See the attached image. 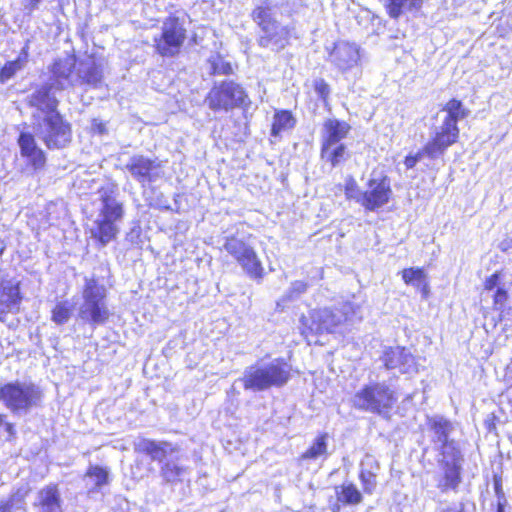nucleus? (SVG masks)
Here are the masks:
<instances>
[{
    "mask_svg": "<svg viewBox=\"0 0 512 512\" xmlns=\"http://www.w3.org/2000/svg\"><path fill=\"white\" fill-rule=\"evenodd\" d=\"M102 71L92 59H86L79 63L75 86H87L89 88H99L102 86Z\"/></svg>",
    "mask_w": 512,
    "mask_h": 512,
    "instance_id": "obj_21",
    "label": "nucleus"
},
{
    "mask_svg": "<svg viewBox=\"0 0 512 512\" xmlns=\"http://www.w3.org/2000/svg\"><path fill=\"white\" fill-rule=\"evenodd\" d=\"M329 60L341 73L351 72L359 65V48L355 44L340 41L335 44Z\"/></svg>",
    "mask_w": 512,
    "mask_h": 512,
    "instance_id": "obj_17",
    "label": "nucleus"
},
{
    "mask_svg": "<svg viewBox=\"0 0 512 512\" xmlns=\"http://www.w3.org/2000/svg\"><path fill=\"white\" fill-rule=\"evenodd\" d=\"M60 492L56 485H48L40 489L34 506L38 512H63Z\"/></svg>",
    "mask_w": 512,
    "mask_h": 512,
    "instance_id": "obj_24",
    "label": "nucleus"
},
{
    "mask_svg": "<svg viewBox=\"0 0 512 512\" xmlns=\"http://www.w3.org/2000/svg\"><path fill=\"white\" fill-rule=\"evenodd\" d=\"M108 470L101 466H90L86 472V477L94 482L95 488H100L108 482Z\"/></svg>",
    "mask_w": 512,
    "mask_h": 512,
    "instance_id": "obj_40",
    "label": "nucleus"
},
{
    "mask_svg": "<svg viewBox=\"0 0 512 512\" xmlns=\"http://www.w3.org/2000/svg\"><path fill=\"white\" fill-rule=\"evenodd\" d=\"M17 495H12L9 500L0 502V512H11Z\"/></svg>",
    "mask_w": 512,
    "mask_h": 512,
    "instance_id": "obj_50",
    "label": "nucleus"
},
{
    "mask_svg": "<svg viewBox=\"0 0 512 512\" xmlns=\"http://www.w3.org/2000/svg\"><path fill=\"white\" fill-rule=\"evenodd\" d=\"M188 474V469L183 466H179L174 462H166L161 467V475L166 482L174 483L182 481Z\"/></svg>",
    "mask_w": 512,
    "mask_h": 512,
    "instance_id": "obj_35",
    "label": "nucleus"
},
{
    "mask_svg": "<svg viewBox=\"0 0 512 512\" xmlns=\"http://www.w3.org/2000/svg\"><path fill=\"white\" fill-rule=\"evenodd\" d=\"M6 430L9 434L13 433V425L10 423H6Z\"/></svg>",
    "mask_w": 512,
    "mask_h": 512,
    "instance_id": "obj_55",
    "label": "nucleus"
},
{
    "mask_svg": "<svg viewBox=\"0 0 512 512\" xmlns=\"http://www.w3.org/2000/svg\"><path fill=\"white\" fill-rule=\"evenodd\" d=\"M459 137V129L457 125L443 122L440 130L436 133L435 139L446 150L449 146L453 145Z\"/></svg>",
    "mask_w": 512,
    "mask_h": 512,
    "instance_id": "obj_32",
    "label": "nucleus"
},
{
    "mask_svg": "<svg viewBox=\"0 0 512 512\" xmlns=\"http://www.w3.org/2000/svg\"><path fill=\"white\" fill-rule=\"evenodd\" d=\"M344 193H345L346 199L354 200L355 202H357L363 206L364 192H362L359 189V186L353 177H348L345 180Z\"/></svg>",
    "mask_w": 512,
    "mask_h": 512,
    "instance_id": "obj_39",
    "label": "nucleus"
},
{
    "mask_svg": "<svg viewBox=\"0 0 512 512\" xmlns=\"http://www.w3.org/2000/svg\"><path fill=\"white\" fill-rule=\"evenodd\" d=\"M435 512H465L463 505L459 506L441 503L435 510Z\"/></svg>",
    "mask_w": 512,
    "mask_h": 512,
    "instance_id": "obj_47",
    "label": "nucleus"
},
{
    "mask_svg": "<svg viewBox=\"0 0 512 512\" xmlns=\"http://www.w3.org/2000/svg\"><path fill=\"white\" fill-rule=\"evenodd\" d=\"M420 151L424 157H428L430 159H436L439 156L443 155V153L446 150L442 147V145L435 138H433Z\"/></svg>",
    "mask_w": 512,
    "mask_h": 512,
    "instance_id": "obj_41",
    "label": "nucleus"
},
{
    "mask_svg": "<svg viewBox=\"0 0 512 512\" xmlns=\"http://www.w3.org/2000/svg\"><path fill=\"white\" fill-rule=\"evenodd\" d=\"M328 434L322 433L318 435L312 445L302 454L301 458L303 460L309 459V460H317L321 457L326 458L327 453V440H328Z\"/></svg>",
    "mask_w": 512,
    "mask_h": 512,
    "instance_id": "obj_30",
    "label": "nucleus"
},
{
    "mask_svg": "<svg viewBox=\"0 0 512 512\" xmlns=\"http://www.w3.org/2000/svg\"><path fill=\"white\" fill-rule=\"evenodd\" d=\"M223 249L236 260L250 278L258 281L263 278L264 268L250 243V235L244 232H236L226 236Z\"/></svg>",
    "mask_w": 512,
    "mask_h": 512,
    "instance_id": "obj_5",
    "label": "nucleus"
},
{
    "mask_svg": "<svg viewBox=\"0 0 512 512\" xmlns=\"http://www.w3.org/2000/svg\"><path fill=\"white\" fill-rule=\"evenodd\" d=\"M345 150L344 144L322 146L321 156L335 167L344 159Z\"/></svg>",
    "mask_w": 512,
    "mask_h": 512,
    "instance_id": "obj_37",
    "label": "nucleus"
},
{
    "mask_svg": "<svg viewBox=\"0 0 512 512\" xmlns=\"http://www.w3.org/2000/svg\"><path fill=\"white\" fill-rule=\"evenodd\" d=\"M72 307L68 301L58 302L52 310V321L58 325L65 324L71 317Z\"/></svg>",
    "mask_w": 512,
    "mask_h": 512,
    "instance_id": "obj_38",
    "label": "nucleus"
},
{
    "mask_svg": "<svg viewBox=\"0 0 512 512\" xmlns=\"http://www.w3.org/2000/svg\"><path fill=\"white\" fill-rule=\"evenodd\" d=\"M350 125L338 119H328L323 124L322 146L336 145L346 138L350 131Z\"/></svg>",
    "mask_w": 512,
    "mask_h": 512,
    "instance_id": "obj_25",
    "label": "nucleus"
},
{
    "mask_svg": "<svg viewBox=\"0 0 512 512\" xmlns=\"http://www.w3.org/2000/svg\"><path fill=\"white\" fill-rule=\"evenodd\" d=\"M53 88L51 85L45 84L29 95L28 103L30 107L34 108L33 124L52 116V114L59 113L57 110L59 101L52 93Z\"/></svg>",
    "mask_w": 512,
    "mask_h": 512,
    "instance_id": "obj_15",
    "label": "nucleus"
},
{
    "mask_svg": "<svg viewBox=\"0 0 512 512\" xmlns=\"http://www.w3.org/2000/svg\"><path fill=\"white\" fill-rule=\"evenodd\" d=\"M423 0H389L388 12L392 18H398L404 11L419 9Z\"/></svg>",
    "mask_w": 512,
    "mask_h": 512,
    "instance_id": "obj_33",
    "label": "nucleus"
},
{
    "mask_svg": "<svg viewBox=\"0 0 512 512\" xmlns=\"http://www.w3.org/2000/svg\"><path fill=\"white\" fill-rule=\"evenodd\" d=\"M98 129H99V132H100V133H103V132H104V126H103L102 124H101V125H99V128H98Z\"/></svg>",
    "mask_w": 512,
    "mask_h": 512,
    "instance_id": "obj_56",
    "label": "nucleus"
},
{
    "mask_svg": "<svg viewBox=\"0 0 512 512\" xmlns=\"http://www.w3.org/2000/svg\"><path fill=\"white\" fill-rule=\"evenodd\" d=\"M277 11L278 8L276 5L272 4L268 0H265L253 9L251 17L252 20L258 25V27L261 28L277 21L275 19Z\"/></svg>",
    "mask_w": 512,
    "mask_h": 512,
    "instance_id": "obj_27",
    "label": "nucleus"
},
{
    "mask_svg": "<svg viewBox=\"0 0 512 512\" xmlns=\"http://www.w3.org/2000/svg\"><path fill=\"white\" fill-rule=\"evenodd\" d=\"M395 401L394 392L384 383L367 385L353 397L357 409L379 414L391 409Z\"/></svg>",
    "mask_w": 512,
    "mask_h": 512,
    "instance_id": "obj_10",
    "label": "nucleus"
},
{
    "mask_svg": "<svg viewBox=\"0 0 512 512\" xmlns=\"http://www.w3.org/2000/svg\"><path fill=\"white\" fill-rule=\"evenodd\" d=\"M3 418L4 416L0 414V426L3 424Z\"/></svg>",
    "mask_w": 512,
    "mask_h": 512,
    "instance_id": "obj_57",
    "label": "nucleus"
},
{
    "mask_svg": "<svg viewBox=\"0 0 512 512\" xmlns=\"http://www.w3.org/2000/svg\"><path fill=\"white\" fill-rule=\"evenodd\" d=\"M427 425L431 433V442L434 444L437 454H444V452L448 451V448L453 449L454 452L461 451L458 443L450 439V435L454 430L451 421L443 416L436 415L428 418Z\"/></svg>",
    "mask_w": 512,
    "mask_h": 512,
    "instance_id": "obj_13",
    "label": "nucleus"
},
{
    "mask_svg": "<svg viewBox=\"0 0 512 512\" xmlns=\"http://www.w3.org/2000/svg\"><path fill=\"white\" fill-rule=\"evenodd\" d=\"M76 66V58L74 56H66L55 60L51 68L50 83L56 90H65L75 87L74 68Z\"/></svg>",
    "mask_w": 512,
    "mask_h": 512,
    "instance_id": "obj_18",
    "label": "nucleus"
},
{
    "mask_svg": "<svg viewBox=\"0 0 512 512\" xmlns=\"http://www.w3.org/2000/svg\"><path fill=\"white\" fill-rule=\"evenodd\" d=\"M289 378V365L281 359H274L265 365L246 368L238 381L242 382L245 390L258 392L270 387H281Z\"/></svg>",
    "mask_w": 512,
    "mask_h": 512,
    "instance_id": "obj_3",
    "label": "nucleus"
},
{
    "mask_svg": "<svg viewBox=\"0 0 512 512\" xmlns=\"http://www.w3.org/2000/svg\"><path fill=\"white\" fill-rule=\"evenodd\" d=\"M42 398L40 388L27 382L14 381L0 387V402L14 414H26Z\"/></svg>",
    "mask_w": 512,
    "mask_h": 512,
    "instance_id": "obj_6",
    "label": "nucleus"
},
{
    "mask_svg": "<svg viewBox=\"0 0 512 512\" xmlns=\"http://www.w3.org/2000/svg\"><path fill=\"white\" fill-rule=\"evenodd\" d=\"M362 469L360 472V480L363 486L364 492L371 494L377 484V471L379 469L378 464L372 457H367L361 463Z\"/></svg>",
    "mask_w": 512,
    "mask_h": 512,
    "instance_id": "obj_28",
    "label": "nucleus"
},
{
    "mask_svg": "<svg viewBox=\"0 0 512 512\" xmlns=\"http://www.w3.org/2000/svg\"><path fill=\"white\" fill-rule=\"evenodd\" d=\"M37 136L49 149L65 147L71 141V127L60 113L52 114L44 120L34 123Z\"/></svg>",
    "mask_w": 512,
    "mask_h": 512,
    "instance_id": "obj_11",
    "label": "nucleus"
},
{
    "mask_svg": "<svg viewBox=\"0 0 512 512\" xmlns=\"http://www.w3.org/2000/svg\"><path fill=\"white\" fill-rule=\"evenodd\" d=\"M40 2H41V0H26L25 5H24L25 10L29 14L32 13L33 11L38 9Z\"/></svg>",
    "mask_w": 512,
    "mask_h": 512,
    "instance_id": "obj_51",
    "label": "nucleus"
},
{
    "mask_svg": "<svg viewBox=\"0 0 512 512\" xmlns=\"http://www.w3.org/2000/svg\"><path fill=\"white\" fill-rule=\"evenodd\" d=\"M207 64L211 75H230L233 73L230 62L226 61L220 54L211 55Z\"/></svg>",
    "mask_w": 512,
    "mask_h": 512,
    "instance_id": "obj_36",
    "label": "nucleus"
},
{
    "mask_svg": "<svg viewBox=\"0 0 512 512\" xmlns=\"http://www.w3.org/2000/svg\"><path fill=\"white\" fill-rule=\"evenodd\" d=\"M19 283L12 279L0 282V321L4 322L6 315L18 310L20 303Z\"/></svg>",
    "mask_w": 512,
    "mask_h": 512,
    "instance_id": "obj_20",
    "label": "nucleus"
},
{
    "mask_svg": "<svg viewBox=\"0 0 512 512\" xmlns=\"http://www.w3.org/2000/svg\"><path fill=\"white\" fill-rule=\"evenodd\" d=\"M313 88L318 97L326 104L330 95V86L322 78H317L313 81Z\"/></svg>",
    "mask_w": 512,
    "mask_h": 512,
    "instance_id": "obj_44",
    "label": "nucleus"
},
{
    "mask_svg": "<svg viewBox=\"0 0 512 512\" xmlns=\"http://www.w3.org/2000/svg\"><path fill=\"white\" fill-rule=\"evenodd\" d=\"M494 306L497 310H502L508 300V293L503 287H498L493 296Z\"/></svg>",
    "mask_w": 512,
    "mask_h": 512,
    "instance_id": "obj_45",
    "label": "nucleus"
},
{
    "mask_svg": "<svg viewBox=\"0 0 512 512\" xmlns=\"http://www.w3.org/2000/svg\"><path fill=\"white\" fill-rule=\"evenodd\" d=\"M261 34L258 38L259 46L271 48L274 51L284 49L291 39H298L299 32L294 23L281 26L277 21L260 28Z\"/></svg>",
    "mask_w": 512,
    "mask_h": 512,
    "instance_id": "obj_12",
    "label": "nucleus"
},
{
    "mask_svg": "<svg viewBox=\"0 0 512 512\" xmlns=\"http://www.w3.org/2000/svg\"><path fill=\"white\" fill-rule=\"evenodd\" d=\"M82 289V303L78 309V317L92 326L104 324L109 318L106 303L107 290L95 278H85Z\"/></svg>",
    "mask_w": 512,
    "mask_h": 512,
    "instance_id": "obj_4",
    "label": "nucleus"
},
{
    "mask_svg": "<svg viewBox=\"0 0 512 512\" xmlns=\"http://www.w3.org/2000/svg\"><path fill=\"white\" fill-rule=\"evenodd\" d=\"M364 191L363 207L367 211H376L386 205L392 195L390 179L385 175H373Z\"/></svg>",
    "mask_w": 512,
    "mask_h": 512,
    "instance_id": "obj_14",
    "label": "nucleus"
},
{
    "mask_svg": "<svg viewBox=\"0 0 512 512\" xmlns=\"http://www.w3.org/2000/svg\"><path fill=\"white\" fill-rule=\"evenodd\" d=\"M307 290V284L303 281H294L291 283V286L282 301H290L298 298L301 294L305 293Z\"/></svg>",
    "mask_w": 512,
    "mask_h": 512,
    "instance_id": "obj_42",
    "label": "nucleus"
},
{
    "mask_svg": "<svg viewBox=\"0 0 512 512\" xmlns=\"http://www.w3.org/2000/svg\"><path fill=\"white\" fill-rule=\"evenodd\" d=\"M99 201L98 213L93 220L90 233L91 237L104 247L117 237V222L123 218L124 209L122 203L106 190L100 191Z\"/></svg>",
    "mask_w": 512,
    "mask_h": 512,
    "instance_id": "obj_2",
    "label": "nucleus"
},
{
    "mask_svg": "<svg viewBox=\"0 0 512 512\" xmlns=\"http://www.w3.org/2000/svg\"><path fill=\"white\" fill-rule=\"evenodd\" d=\"M208 107L217 112H228L234 108L246 110L251 101L244 88L234 81H222L215 84L205 98Z\"/></svg>",
    "mask_w": 512,
    "mask_h": 512,
    "instance_id": "obj_7",
    "label": "nucleus"
},
{
    "mask_svg": "<svg viewBox=\"0 0 512 512\" xmlns=\"http://www.w3.org/2000/svg\"><path fill=\"white\" fill-rule=\"evenodd\" d=\"M382 361L388 370H398L402 374H414L418 372V364L412 353L405 347L385 348Z\"/></svg>",
    "mask_w": 512,
    "mask_h": 512,
    "instance_id": "obj_16",
    "label": "nucleus"
},
{
    "mask_svg": "<svg viewBox=\"0 0 512 512\" xmlns=\"http://www.w3.org/2000/svg\"><path fill=\"white\" fill-rule=\"evenodd\" d=\"M499 247L502 251H507L508 249L512 248L510 239H506V240L502 241L500 243Z\"/></svg>",
    "mask_w": 512,
    "mask_h": 512,
    "instance_id": "obj_53",
    "label": "nucleus"
},
{
    "mask_svg": "<svg viewBox=\"0 0 512 512\" xmlns=\"http://www.w3.org/2000/svg\"><path fill=\"white\" fill-rule=\"evenodd\" d=\"M423 154L421 151H418L415 155H408L405 158L404 164L407 169H411L415 167L418 161H420L423 158Z\"/></svg>",
    "mask_w": 512,
    "mask_h": 512,
    "instance_id": "obj_48",
    "label": "nucleus"
},
{
    "mask_svg": "<svg viewBox=\"0 0 512 512\" xmlns=\"http://www.w3.org/2000/svg\"><path fill=\"white\" fill-rule=\"evenodd\" d=\"M136 452L144 453L153 461L162 462L167 456L172 455L177 449L171 443L164 441H154L149 439H140L135 442Z\"/></svg>",
    "mask_w": 512,
    "mask_h": 512,
    "instance_id": "obj_22",
    "label": "nucleus"
},
{
    "mask_svg": "<svg viewBox=\"0 0 512 512\" xmlns=\"http://www.w3.org/2000/svg\"><path fill=\"white\" fill-rule=\"evenodd\" d=\"M184 13L171 14L162 24V33L159 39L155 38L156 49L164 57L175 56L186 39Z\"/></svg>",
    "mask_w": 512,
    "mask_h": 512,
    "instance_id": "obj_9",
    "label": "nucleus"
},
{
    "mask_svg": "<svg viewBox=\"0 0 512 512\" xmlns=\"http://www.w3.org/2000/svg\"><path fill=\"white\" fill-rule=\"evenodd\" d=\"M336 501L330 504L332 512H340L341 505H357L362 501V495L352 483L335 487Z\"/></svg>",
    "mask_w": 512,
    "mask_h": 512,
    "instance_id": "obj_26",
    "label": "nucleus"
},
{
    "mask_svg": "<svg viewBox=\"0 0 512 512\" xmlns=\"http://www.w3.org/2000/svg\"><path fill=\"white\" fill-rule=\"evenodd\" d=\"M500 275L498 272L492 274L490 277H488L484 282V288L487 291H491L493 289H498L500 286L499 282Z\"/></svg>",
    "mask_w": 512,
    "mask_h": 512,
    "instance_id": "obj_46",
    "label": "nucleus"
},
{
    "mask_svg": "<svg viewBox=\"0 0 512 512\" xmlns=\"http://www.w3.org/2000/svg\"><path fill=\"white\" fill-rule=\"evenodd\" d=\"M463 455L448 448L444 454H437V470L433 474L435 487L441 493L458 491L462 482Z\"/></svg>",
    "mask_w": 512,
    "mask_h": 512,
    "instance_id": "obj_8",
    "label": "nucleus"
},
{
    "mask_svg": "<svg viewBox=\"0 0 512 512\" xmlns=\"http://www.w3.org/2000/svg\"><path fill=\"white\" fill-rule=\"evenodd\" d=\"M159 167L160 165L154 160L142 155H134L125 166L133 178L142 185L154 182L159 178Z\"/></svg>",
    "mask_w": 512,
    "mask_h": 512,
    "instance_id": "obj_19",
    "label": "nucleus"
},
{
    "mask_svg": "<svg viewBox=\"0 0 512 512\" xmlns=\"http://www.w3.org/2000/svg\"><path fill=\"white\" fill-rule=\"evenodd\" d=\"M362 319L359 308L352 303H344L340 309L327 308L313 310L309 317H302L301 322L305 330L312 334L334 333L340 328L353 326Z\"/></svg>",
    "mask_w": 512,
    "mask_h": 512,
    "instance_id": "obj_1",
    "label": "nucleus"
},
{
    "mask_svg": "<svg viewBox=\"0 0 512 512\" xmlns=\"http://www.w3.org/2000/svg\"><path fill=\"white\" fill-rule=\"evenodd\" d=\"M495 489H496L497 498H498L497 512H505V506H506L507 500H506L503 492L500 490L497 483L495 484Z\"/></svg>",
    "mask_w": 512,
    "mask_h": 512,
    "instance_id": "obj_49",
    "label": "nucleus"
},
{
    "mask_svg": "<svg viewBox=\"0 0 512 512\" xmlns=\"http://www.w3.org/2000/svg\"><path fill=\"white\" fill-rule=\"evenodd\" d=\"M402 279L406 284L421 290L424 297L428 295L427 275L423 268L411 267L404 269L402 271Z\"/></svg>",
    "mask_w": 512,
    "mask_h": 512,
    "instance_id": "obj_29",
    "label": "nucleus"
},
{
    "mask_svg": "<svg viewBox=\"0 0 512 512\" xmlns=\"http://www.w3.org/2000/svg\"><path fill=\"white\" fill-rule=\"evenodd\" d=\"M21 69L23 68L14 60L8 61L0 70V82L8 81Z\"/></svg>",
    "mask_w": 512,
    "mask_h": 512,
    "instance_id": "obj_43",
    "label": "nucleus"
},
{
    "mask_svg": "<svg viewBox=\"0 0 512 512\" xmlns=\"http://www.w3.org/2000/svg\"><path fill=\"white\" fill-rule=\"evenodd\" d=\"M29 58V52L26 51H20L18 57L14 60L17 62L22 68L26 65Z\"/></svg>",
    "mask_w": 512,
    "mask_h": 512,
    "instance_id": "obj_52",
    "label": "nucleus"
},
{
    "mask_svg": "<svg viewBox=\"0 0 512 512\" xmlns=\"http://www.w3.org/2000/svg\"><path fill=\"white\" fill-rule=\"evenodd\" d=\"M447 115L443 122L457 125L458 120L464 119L468 115V110L465 109L461 101L452 99L444 107Z\"/></svg>",
    "mask_w": 512,
    "mask_h": 512,
    "instance_id": "obj_34",
    "label": "nucleus"
},
{
    "mask_svg": "<svg viewBox=\"0 0 512 512\" xmlns=\"http://www.w3.org/2000/svg\"><path fill=\"white\" fill-rule=\"evenodd\" d=\"M296 120L292 113L288 110H281L275 113L274 121L272 124L271 134L278 136L281 132L292 129L295 126Z\"/></svg>",
    "mask_w": 512,
    "mask_h": 512,
    "instance_id": "obj_31",
    "label": "nucleus"
},
{
    "mask_svg": "<svg viewBox=\"0 0 512 512\" xmlns=\"http://www.w3.org/2000/svg\"><path fill=\"white\" fill-rule=\"evenodd\" d=\"M21 155L26 157L30 164L35 168H41L46 161L45 154L38 147L34 136L27 132H22L18 138Z\"/></svg>",
    "mask_w": 512,
    "mask_h": 512,
    "instance_id": "obj_23",
    "label": "nucleus"
},
{
    "mask_svg": "<svg viewBox=\"0 0 512 512\" xmlns=\"http://www.w3.org/2000/svg\"><path fill=\"white\" fill-rule=\"evenodd\" d=\"M29 49H30V40L27 39L26 42H25V45L23 46V48L21 49V51H26V52H29Z\"/></svg>",
    "mask_w": 512,
    "mask_h": 512,
    "instance_id": "obj_54",
    "label": "nucleus"
}]
</instances>
